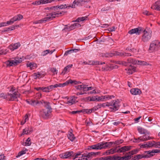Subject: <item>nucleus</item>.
<instances>
[{
    "label": "nucleus",
    "mask_w": 160,
    "mask_h": 160,
    "mask_svg": "<svg viewBox=\"0 0 160 160\" xmlns=\"http://www.w3.org/2000/svg\"><path fill=\"white\" fill-rule=\"evenodd\" d=\"M42 73L40 72H38L37 73H34V79H37L38 78H39L41 75Z\"/></svg>",
    "instance_id": "51"
},
{
    "label": "nucleus",
    "mask_w": 160,
    "mask_h": 160,
    "mask_svg": "<svg viewBox=\"0 0 160 160\" xmlns=\"http://www.w3.org/2000/svg\"><path fill=\"white\" fill-rule=\"evenodd\" d=\"M88 84L87 83H85V87H84V91H87L89 90H92L94 89L93 87H88Z\"/></svg>",
    "instance_id": "38"
},
{
    "label": "nucleus",
    "mask_w": 160,
    "mask_h": 160,
    "mask_svg": "<svg viewBox=\"0 0 160 160\" xmlns=\"http://www.w3.org/2000/svg\"><path fill=\"white\" fill-rule=\"evenodd\" d=\"M21 142L23 146H29L31 144V141H22Z\"/></svg>",
    "instance_id": "40"
},
{
    "label": "nucleus",
    "mask_w": 160,
    "mask_h": 160,
    "mask_svg": "<svg viewBox=\"0 0 160 160\" xmlns=\"http://www.w3.org/2000/svg\"><path fill=\"white\" fill-rule=\"evenodd\" d=\"M102 71H106L108 69V68L107 65H106L102 66Z\"/></svg>",
    "instance_id": "57"
},
{
    "label": "nucleus",
    "mask_w": 160,
    "mask_h": 160,
    "mask_svg": "<svg viewBox=\"0 0 160 160\" xmlns=\"http://www.w3.org/2000/svg\"><path fill=\"white\" fill-rule=\"evenodd\" d=\"M116 54L119 56H132V54L130 53H126L125 52H117L116 53Z\"/></svg>",
    "instance_id": "27"
},
{
    "label": "nucleus",
    "mask_w": 160,
    "mask_h": 160,
    "mask_svg": "<svg viewBox=\"0 0 160 160\" xmlns=\"http://www.w3.org/2000/svg\"><path fill=\"white\" fill-rule=\"evenodd\" d=\"M76 100L74 98H71L68 99V100L66 103L67 104H68L69 105H72L75 102Z\"/></svg>",
    "instance_id": "35"
},
{
    "label": "nucleus",
    "mask_w": 160,
    "mask_h": 160,
    "mask_svg": "<svg viewBox=\"0 0 160 160\" xmlns=\"http://www.w3.org/2000/svg\"><path fill=\"white\" fill-rule=\"evenodd\" d=\"M102 97L103 98V99L104 100V99H109L112 98H114V96L113 95H108L102 96Z\"/></svg>",
    "instance_id": "46"
},
{
    "label": "nucleus",
    "mask_w": 160,
    "mask_h": 160,
    "mask_svg": "<svg viewBox=\"0 0 160 160\" xmlns=\"http://www.w3.org/2000/svg\"><path fill=\"white\" fill-rule=\"evenodd\" d=\"M138 130L140 133L144 134L143 137V138H139L138 140H149L154 139V137L150 136V132L146 129L139 126L138 127Z\"/></svg>",
    "instance_id": "4"
},
{
    "label": "nucleus",
    "mask_w": 160,
    "mask_h": 160,
    "mask_svg": "<svg viewBox=\"0 0 160 160\" xmlns=\"http://www.w3.org/2000/svg\"><path fill=\"white\" fill-rule=\"evenodd\" d=\"M148 153L147 152V151L145 152V153L142 155L140 154L138 155L137 156V158L138 159H141L142 158H146V156H149Z\"/></svg>",
    "instance_id": "33"
},
{
    "label": "nucleus",
    "mask_w": 160,
    "mask_h": 160,
    "mask_svg": "<svg viewBox=\"0 0 160 160\" xmlns=\"http://www.w3.org/2000/svg\"><path fill=\"white\" fill-rule=\"evenodd\" d=\"M64 13L63 12H60L59 11L53 12L47 15V17L41 20L35 21L33 23L36 24L38 23L45 22L47 21L52 20L56 17H58L62 15ZM65 13V12H64Z\"/></svg>",
    "instance_id": "3"
},
{
    "label": "nucleus",
    "mask_w": 160,
    "mask_h": 160,
    "mask_svg": "<svg viewBox=\"0 0 160 160\" xmlns=\"http://www.w3.org/2000/svg\"><path fill=\"white\" fill-rule=\"evenodd\" d=\"M8 51L7 49H4L2 48H0V55L6 54Z\"/></svg>",
    "instance_id": "43"
},
{
    "label": "nucleus",
    "mask_w": 160,
    "mask_h": 160,
    "mask_svg": "<svg viewBox=\"0 0 160 160\" xmlns=\"http://www.w3.org/2000/svg\"><path fill=\"white\" fill-rule=\"evenodd\" d=\"M126 157H111L107 156L102 157V160H127Z\"/></svg>",
    "instance_id": "12"
},
{
    "label": "nucleus",
    "mask_w": 160,
    "mask_h": 160,
    "mask_svg": "<svg viewBox=\"0 0 160 160\" xmlns=\"http://www.w3.org/2000/svg\"><path fill=\"white\" fill-rule=\"evenodd\" d=\"M48 92H50L52 90V89L51 85L48 86L47 87Z\"/></svg>",
    "instance_id": "62"
},
{
    "label": "nucleus",
    "mask_w": 160,
    "mask_h": 160,
    "mask_svg": "<svg viewBox=\"0 0 160 160\" xmlns=\"http://www.w3.org/2000/svg\"><path fill=\"white\" fill-rule=\"evenodd\" d=\"M147 152L148 153L149 156H146V158H150L152 156H153L155 153H159L160 152V150L158 149H154L152 150V151H147Z\"/></svg>",
    "instance_id": "22"
},
{
    "label": "nucleus",
    "mask_w": 160,
    "mask_h": 160,
    "mask_svg": "<svg viewBox=\"0 0 160 160\" xmlns=\"http://www.w3.org/2000/svg\"><path fill=\"white\" fill-rule=\"evenodd\" d=\"M87 17H81L78 18L77 19L72 21L73 22H80L86 20L87 18Z\"/></svg>",
    "instance_id": "34"
},
{
    "label": "nucleus",
    "mask_w": 160,
    "mask_h": 160,
    "mask_svg": "<svg viewBox=\"0 0 160 160\" xmlns=\"http://www.w3.org/2000/svg\"><path fill=\"white\" fill-rule=\"evenodd\" d=\"M82 112L84 113H85L87 114H90L92 112V111L91 110V109H84L82 110Z\"/></svg>",
    "instance_id": "49"
},
{
    "label": "nucleus",
    "mask_w": 160,
    "mask_h": 160,
    "mask_svg": "<svg viewBox=\"0 0 160 160\" xmlns=\"http://www.w3.org/2000/svg\"><path fill=\"white\" fill-rule=\"evenodd\" d=\"M26 102L28 104L33 106H35L37 104L42 103L41 102H40L33 100H26Z\"/></svg>",
    "instance_id": "21"
},
{
    "label": "nucleus",
    "mask_w": 160,
    "mask_h": 160,
    "mask_svg": "<svg viewBox=\"0 0 160 160\" xmlns=\"http://www.w3.org/2000/svg\"><path fill=\"white\" fill-rule=\"evenodd\" d=\"M18 26L17 25H15V26H11L9 27L8 28H7L8 29V31H11L15 29L16 28H17L18 27Z\"/></svg>",
    "instance_id": "52"
},
{
    "label": "nucleus",
    "mask_w": 160,
    "mask_h": 160,
    "mask_svg": "<svg viewBox=\"0 0 160 160\" xmlns=\"http://www.w3.org/2000/svg\"><path fill=\"white\" fill-rule=\"evenodd\" d=\"M22 61V59L21 58H16L14 60L8 61L6 62V64L7 66H12L17 65L18 64L21 62Z\"/></svg>",
    "instance_id": "11"
},
{
    "label": "nucleus",
    "mask_w": 160,
    "mask_h": 160,
    "mask_svg": "<svg viewBox=\"0 0 160 160\" xmlns=\"http://www.w3.org/2000/svg\"><path fill=\"white\" fill-rule=\"evenodd\" d=\"M50 143L51 145L52 146H54L57 143V141H51L50 142Z\"/></svg>",
    "instance_id": "64"
},
{
    "label": "nucleus",
    "mask_w": 160,
    "mask_h": 160,
    "mask_svg": "<svg viewBox=\"0 0 160 160\" xmlns=\"http://www.w3.org/2000/svg\"><path fill=\"white\" fill-rule=\"evenodd\" d=\"M110 8L108 7H105L101 9V11H108L110 9Z\"/></svg>",
    "instance_id": "58"
},
{
    "label": "nucleus",
    "mask_w": 160,
    "mask_h": 160,
    "mask_svg": "<svg viewBox=\"0 0 160 160\" xmlns=\"http://www.w3.org/2000/svg\"><path fill=\"white\" fill-rule=\"evenodd\" d=\"M8 93L5 94L4 93H1L0 94V98L3 99H6L8 100Z\"/></svg>",
    "instance_id": "45"
},
{
    "label": "nucleus",
    "mask_w": 160,
    "mask_h": 160,
    "mask_svg": "<svg viewBox=\"0 0 160 160\" xmlns=\"http://www.w3.org/2000/svg\"><path fill=\"white\" fill-rule=\"evenodd\" d=\"M10 92H8V100L11 101H18V98L20 97V94L18 92L15 91V89L13 88H11Z\"/></svg>",
    "instance_id": "7"
},
{
    "label": "nucleus",
    "mask_w": 160,
    "mask_h": 160,
    "mask_svg": "<svg viewBox=\"0 0 160 160\" xmlns=\"http://www.w3.org/2000/svg\"><path fill=\"white\" fill-rule=\"evenodd\" d=\"M41 4H43L54 2V0H40Z\"/></svg>",
    "instance_id": "44"
},
{
    "label": "nucleus",
    "mask_w": 160,
    "mask_h": 160,
    "mask_svg": "<svg viewBox=\"0 0 160 160\" xmlns=\"http://www.w3.org/2000/svg\"><path fill=\"white\" fill-rule=\"evenodd\" d=\"M82 112V111L81 110H79V111L78 110V111H72L71 112H70V113L72 114H74L76 113H79L80 112Z\"/></svg>",
    "instance_id": "59"
},
{
    "label": "nucleus",
    "mask_w": 160,
    "mask_h": 160,
    "mask_svg": "<svg viewBox=\"0 0 160 160\" xmlns=\"http://www.w3.org/2000/svg\"><path fill=\"white\" fill-rule=\"evenodd\" d=\"M52 89L56 88H57L58 87H63L65 86V84L64 83H56L54 85H51Z\"/></svg>",
    "instance_id": "28"
},
{
    "label": "nucleus",
    "mask_w": 160,
    "mask_h": 160,
    "mask_svg": "<svg viewBox=\"0 0 160 160\" xmlns=\"http://www.w3.org/2000/svg\"><path fill=\"white\" fill-rule=\"evenodd\" d=\"M72 30H73V29H72V27H71V25L70 26H68L67 25H66L64 26V29L62 30H67L68 31H70Z\"/></svg>",
    "instance_id": "50"
},
{
    "label": "nucleus",
    "mask_w": 160,
    "mask_h": 160,
    "mask_svg": "<svg viewBox=\"0 0 160 160\" xmlns=\"http://www.w3.org/2000/svg\"><path fill=\"white\" fill-rule=\"evenodd\" d=\"M108 102H107L106 103H102L103 108H105L106 107H108Z\"/></svg>",
    "instance_id": "63"
},
{
    "label": "nucleus",
    "mask_w": 160,
    "mask_h": 160,
    "mask_svg": "<svg viewBox=\"0 0 160 160\" xmlns=\"http://www.w3.org/2000/svg\"><path fill=\"white\" fill-rule=\"evenodd\" d=\"M78 81L75 80H72L71 79H69L67 81L65 82V86L68 85L69 83H71L73 85H77V84Z\"/></svg>",
    "instance_id": "32"
},
{
    "label": "nucleus",
    "mask_w": 160,
    "mask_h": 160,
    "mask_svg": "<svg viewBox=\"0 0 160 160\" xmlns=\"http://www.w3.org/2000/svg\"><path fill=\"white\" fill-rule=\"evenodd\" d=\"M21 46L19 42H17L14 44H12L8 46V48L11 51H13L17 49Z\"/></svg>",
    "instance_id": "18"
},
{
    "label": "nucleus",
    "mask_w": 160,
    "mask_h": 160,
    "mask_svg": "<svg viewBox=\"0 0 160 160\" xmlns=\"http://www.w3.org/2000/svg\"><path fill=\"white\" fill-rule=\"evenodd\" d=\"M81 25L78 23H74L73 24L71 25V27L72 29H74L76 28H78L81 27Z\"/></svg>",
    "instance_id": "48"
},
{
    "label": "nucleus",
    "mask_w": 160,
    "mask_h": 160,
    "mask_svg": "<svg viewBox=\"0 0 160 160\" xmlns=\"http://www.w3.org/2000/svg\"><path fill=\"white\" fill-rule=\"evenodd\" d=\"M127 71V72L129 74H132L136 70V68L133 66L130 65L129 66L125 69Z\"/></svg>",
    "instance_id": "19"
},
{
    "label": "nucleus",
    "mask_w": 160,
    "mask_h": 160,
    "mask_svg": "<svg viewBox=\"0 0 160 160\" xmlns=\"http://www.w3.org/2000/svg\"><path fill=\"white\" fill-rule=\"evenodd\" d=\"M33 129L31 126H27L23 130L22 132L21 135L22 136L25 134H29L31 133L33 131Z\"/></svg>",
    "instance_id": "15"
},
{
    "label": "nucleus",
    "mask_w": 160,
    "mask_h": 160,
    "mask_svg": "<svg viewBox=\"0 0 160 160\" xmlns=\"http://www.w3.org/2000/svg\"><path fill=\"white\" fill-rule=\"evenodd\" d=\"M138 64L143 66L151 65V64L148 63V62L144 61L142 60H138Z\"/></svg>",
    "instance_id": "36"
},
{
    "label": "nucleus",
    "mask_w": 160,
    "mask_h": 160,
    "mask_svg": "<svg viewBox=\"0 0 160 160\" xmlns=\"http://www.w3.org/2000/svg\"><path fill=\"white\" fill-rule=\"evenodd\" d=\"M85 83H82V85H77L75 86L76 88L78 90L84 91V87H85Z\"/></svg>",
    "instance_id": "37"
},
{
    "label": "nucleus",
    "mask_w": 160,
    "mask_h": 160,
    "mask_svg": "<svg viewBox=\"0 0 160 160\" xmlns=\"http://www.w3.org/2000/svg\"><path fill=\"white\" fill-rule=\"evenodd\" d=\"M122 142H119L118 141L115 142H102L90 146V148L94 149L101 150L103 148H109L111 146L114 147L122 143Z\"/></svg>",
    "instance_id": "2"
},
{
    "label": "nucleus",
    "mask_w": 160,
    "mask_h": 160,
    "mask_svg": "<svg viewBox=\"0 0 160 160\" xmlns=\"http://www.w3.org/2000/svg\"><path fill=\"white\" fill-rule=\"evenodd\" d=\"M142 31L143 32V34L141 38L142 41L144 42H148L151 39L152 37V31L149 28L144 29L143 28L141 27H138L130 30L129 31L128 33L130 34L135 33L139 35L140 34Z\"/></svg>",
    "instance_id": "1"
},
{
    "label": "nucleus",
    "mask_w": 160,
    "mask_h": 160,
    "mask_svg": "<svg viewBox=\"0 0 160 160\" xmlns=\"http://www.w3.org/2000/svg\"><path fill=\"white\" fill-rule=\"evenodd\" d=\"M88 2V1L83 0H75L72 3L73 8H76L77 6H81L84 5L86 3Z\"/></svg>",
    "instance_id": "13"
},
{
    "label": "nucleus",
    "mask_w": 160,
    "mask_h": 160,
    "mask_svg": "<svg viewBox=\"0 0 160 160\" xmlns=\"http://www.w3.org/2000/svg\"><path fill=\"white\" fill-rule=\"evenodd\" d=\"M132 147L131 146H125L120 148V146L115 147L114 148L110 149L109 153L113 154L115 152H123L126 151L130 150Z\"/></svg>",
    "instance_id": "5"
},
{
    "label": "nucleus",
    "mask_w": 160,
    "mask_h": 160,
    "mask_svg": "<svg viewBox=\"0 0 160 160\" xmlns=\"http://www.w3.org/2000/svg\"><path fill=\"white\" fill-rule=\"evenodd\" d=\"M113 54L112 53H101L100 54L99 56L102 57L108 58L112 57Z\"/></svg>",
    "instance_id": "31"
},
{
    "label": "nucleus",
    "mask_w": 160,
    "mask_h": 160,
    "mask_svg": "<svg viewBox=\"0 0 160 160\" xmlns=\"http://www.w3.org/2000/svg\"><path fill=\"white\" fill-rule=\"evenodd\" d=\"M51 72L53 73H55L56 72V73H57V72H58V70L56 69L55 68H53L51 69Z\"/></svg>",
    "instance_id": "61"
},
{
    "label": "nucleus",
    "mask_w": 160,
    "mask_h": 160,
    "mask_svg": "<svg viewBox=\"0 0 160 160\" xmlns=\"http://www.w3.org/2000/svg\"><path fill=\"white\" fill-rule=\"evenodd\" d=\"M88 100L90 101H95L97 100V97H88Z\"/></svg>",
    "instance_id": "54"
},
{
    "label": "nucleus",
    "mask_w": 160,
    "mask_h": 160,
    "mask_svg": "<svg viewBox=\"0 0 160 160\" xmlns=\"http://www.w3.org/2000/svg\"><path fill=\"white\" fill-rule=\"evenodd\" d=\"M46 107L47 110H49L50 111L52 110V108L50 105V103L48 102H46Z\"/></svg>",
    "instance_id": "53"
},
{
    "label": "nucleus",
    "mask_w": 160,
    "mask_h": 160,
    "mask_svg": "<svg viewBox=\"0 0 160 160\" xmlns=\"http://www.w3.org/2000/svg\"><path fill=\"white\" fill-rule=\"evenodd\" d=\"M67 137L69 140H73L75 138L72 132H69L68 134Z\"/></svg>",
    "instance_id": "39"
},
{
    "label": "nucleus",
    "mask_w": 160,
    "mask_h": 160,
    "mask_svg": "<svg viewBox=\"0 0 160 160\" xmlns=\"http://www.w3.org/2000/svg\"><path fill=\"white\" fill-rule=\"evenodd\" d=\"M51 112L47 109H42L40 112V115L43 118L46 119L48 118L51 113Z\"/></svg>",
    "instance_id": "14"
},
{
    "label": "nucleus",
    "mask_w": 160,
    "mask_h": 160,
    "mask_svg": "<svg viewBox=\"0 0 160 160\" xmlns=\"http://www.w3.org/2000/svg\"><path fill=\"white\" fill-rule=\"evenodd\" d=\"M72 66V64H69L67 65L64 68L62 72V74H64L65 73L69 72Z\"/></svg>",
    "instance_id": "25"
},
{
    "label": "nucleus",
    "mask_w": 160,
    "mask_h": 160,
    "mask_svg": "<svg viewBox=\"0 0 160 160\" xmlns=\"http://www.w3.org/2000/svg\"><path fill=\"white\" fill-rule=\"evenodd\" d=\"M138 152V150L135 149L132 151L129 152V154L127 155H126L125 156L122 157H126L127 160H128L129 159L131 158V156L134 154Z\"/></svg>",
    "instance_id": "23"
},
{
    "label": "nucleus",
    "mask_w": 160,
    "mask_h": 160,
    "mask_svg": "<svg viewBox=\"0 0 160 160\" xmlns=\"http://www.w3.org/2000/svg\"><path fill=\"white\" fill-rule=\"evenodd\" d=\"M89 159L87 154H84L82 157H79V158L76 160H88Z\"/></svg>",
    "instance_id": "42"
},
{
    "label": "nucleus",
    "mask_w": 160,
    "mask_h": 160,
    "mask_svg": "<svg viewBox=\"0 0 160 160\" xmlns=\"http://www.w3.org/2000/svg\"><path fill=\"white\" fill-rule=\"evenodd\" d=\"M23 18V16L21 14H18L11 18L9 21L6 22H3L0 23V28L12 24L15 22L19 21Z\"/></svg>",
    "instance_id": "6"
},
{
    "label": "nucleus",
    "mask_w": 160,
    "mask_h": 160,
    "mask_svg": "<svg viewBox=\"0 0 160 160\" xmlns=\"http://www.w3.org/2000/svg\"><path fill=\"white\" fill-rule=\"evenodd\" d=\"M55 51V49H54L52 50H46L43 51L41 54V56H45L49 53L51 54L52 53Z\"/></svg>",
    "instance_id": "29"
},
{
    "label": "nucleus",
    "mask_w": 160,
    "mask_h": 160,
    "mask_svg": "<svg viewBox=\"0 0 160 160\" xmlns=\"http://www.w3.org/2000/svg\"><path fill=\"white\" fill-rule=\"evenodd\" d=\"M96 154V153H95L94 152H91L88 153L87 155L89 159H90L91 157L95 155Z\"/></svg>",
    "instance_id": "56"
},
{
    "label": "nucleus",
    "mask_w": 160,
    "mask_h": 160,
    "mask_svg": "<svg viewBox=\"0 0 160 160\" xmlns=\"http://www.w3.org/2000/svg\"><path fill=\"white\" fill-rule=\"evenodd\" d=\"M27 67L31 69H34L37 67L36 63L32 62H29L27 64Z\"/></svg>",
    "instance_id": "30"
},
{
    "label": "nucleus",
    "mask_w": 160,
    "mask_h": 160,
    "mask_svg": "<svg viewBox=\"0 0 160 160\" xmlns=\"http://www.w3.org/2000/svg\"><path fill=\"white\" fill-rule=\"evenodd\" d=\"M67 8V5L66 4H64V5H57V6H55L53 7H51L50 8L49 7H47L46 8V9L47 10H53L54 9V10L55 9H65V8Z\"/></svg>",
    "instance_id": "16"
},
{
    "label": "nucleus",
    "mask_w": 160,
    "mask_h": 160,
    "mask_svg": "<svg viewBox=\"0 0 160 160\" xmlns=\"http://www.w3.org/2000/svg\"><path fill=\"white\" fill-rule=\"evenodd\" d=\"M151 8L152 9L160 11V1L156 2Z\"/></svg>",
    "instance_id": "24"
},
{
    "label": "nucleus",
    "mask_w": 160,
    "mask_h": 160,
    "mask_svg": "<svg viewBox=\"0 0 160 160\" xmlns=\"http://www.w3.org/2000/svg\"><path fill=\"white\" fill-rule=\"evenodd\" d=\"M80 50V49H74L68 50L65 52L64 54V56L68 55V54L72 52H77L79 51Z\"/></svg>",
    "instance_id": "26"
},
{
    "label": "nucleus",
    "mask_w": 160,
    "mask_h": 160,
    "mask_svg": "<svg viewBox=\"0 0 160 160\" xmlns=\"http://www.w3.org/2000/svg\"><path fill=\"white\" fill-rule=\"evenodd\" d=\"M160 47V42L158 40L152 41L150 45L149 50L152 52L157 50Z\"/></svg>",
    "instance_id": "10"
},
{
    "label": "nucleus",
    "mask_w": 160,
    "mask_h": 160,
    "mask_svg": "<svg viewBox=\"0 0 160 160\" xmlns=\"http://www.w3.org/2000/svg\"><path fill=\"white\" fill-rule=\"evenodd\" d=\"M32 4L33 5H36V6L39 5H40L41 4L40 0H39V1H36L35 2H33L32 3Z\"/></svg>",
    "instance_id": "55"
},
{
    "label": "nucleus",
    "mask_w": 160,
    "mask_h": 160,
    "mask_svg": "<svg viewBox=\"0 0 160 160\" xmlns=\"http://www.w3.org/2000/svg\"><path fill=\"white\" fill-rule=\"evenodd\" d=\"M130 92L132 95H139L142 92L138 88H133L131 89Z\"/></svg>",
    "instance_id": "20"
},
{
    "label": "nucleus",
    "mask_w": 160,
    "mask_h": 160,
    "mask_svg": "<svg viewBox=\"0 0 160 160\" xmlns=\"http://www.w3.org/2000/svg\"><path fill=\"white\" fill-rule=\"evenodd\" d=\"M28 151V149H25L24 150H23L19 152L18 153V156H17V157H20L22 155H23L26 153V151Z\"/></svg>",
    "instance_id": "47"
},
{
    "label": "nucleus",
    "mask_w": 160,
    "mask_h": 160,
    "mask_svg": "<svg viewBox=\"0 0 160 160\" xmlns=\"http://www.w3.org/2000/svg\"><path fill=\"white\" fill-rule=\"evenodd\" d=\"M108 103V108L111 111H116L119 109V104L116 100L112 101Z\"/></svg>",
    "instance_id": "9"
},
{
    "label": "nucleus",
    "mask_w": 160,
    "mask_h": 160,
    "mask_svg": "<svg viewBox=\"0 0 160 160\" xmlns=\"http://www.w3.org/2000/svg\"><path fill=\"white\" fill-rule=\"evenodd\" d=\"M141 148H148L154 147L156 148H160V142H156L154 141H149L147 143L139 145Z\"/></svg>",
    "instance_id": "8"
},
{
    "label": "nucleus",
    "mask_w": 160,
    "mask_h": 160,
    "mask_svg": "<svg viewBox=\"0 0 160 160\" xmlns=\"http://www.w3.org/2000/svg\"><path fill=\"white\" fill-rule=\"evenodd\" d=\"M143 14L147 16H149L151 15V13L149 12L147 10L144 11L143 12Z\"/></svg>",
    "instance_id": "60"
},
{
    "label": "nucleus",
    "mask_w": 160,
    "mask_h": 160,
    "mask_svg": "<svg viewBox=\"0 0 160 160\" xmlns=\"http://www.w3.org/2000/svg\"><path fill=\"white\" fill-rule=\"evenodd\" d=\"M128 63H131L133 64H138V60H136L131 58H129L128 59Z\"/></svg>",
    "instance_id": "41"
},
{
    "label": "nucleus",
    "mask_w": 160,
    "mask_h": 160,
    "mask_svg": "<svg viewBox=\"0 0 160 160\" xmlns=\"http://www.w3.org/2000/svg\"><path fill=\"white\" fill-rule=\"evenodd\" d=\"M73 153V152H66L60 154L59 156L62 158H67L72 155Z\"/></svg>",
    "instance_id": "17"
}]
</instances>
